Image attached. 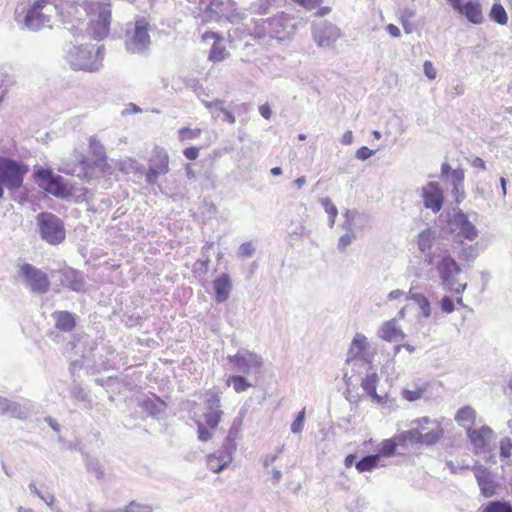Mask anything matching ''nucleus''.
<instances>
[{"mask_svg":"<svg viewBox=\"0 0 512 512\" xmlns=\"http://www.w3.org/2000/svg\"><path fill=\"white\" fill-rule=\"evenodd\" d=\"M488 15L491 21L499 25H506L508 23L507 12L501 4H493Z\"/></svg>","mask_w":512,"mask_h":512,"instance_id":"obj_33","label":"nucleus"},{"mask_svg":"<svg viewBox=\"0 0 512 512\" xmlns=\"http://www.w3.org/2000/svg\"><path fill=\"white\" fill-rule=\"evenodd\" d=\"M325 212L329 216L330 224L333 225L338 216V209L329 198H322L320 200Z\"/></svg>","mask_w":512,"mask_h":512,"instance_id":"obj_40","label":"nucleus"},{"mask_svg":"<svg viewBox=\"0 0 512 512\" xmlns=\"http://www.w3.org/2000/svg\"><path fill=\"white\" fill-rule=\"evenodd\" d=\"M229 362L240 372L249 374L251 368L260 369L263 365L262 359L253 352L245 354H234L228 358Z\"/></svg>","mask_w":512,"mask_h":512,"instance_id":"obj_16","label":"nucleus"},{"mask_svg":"<svg viewBox=\"0 0 512 512\" xmlns=\"http://www.w3.org/2000/svg\"><path fill=\"white\" fill-rule=\"evenodd\" d=\"M453 231L460 238L472 241L477 237V230L469 218L463 212H458L452 220Z\"/></svg>","mask_w":512,"mask_h":512,"instance_id":"obj_14","label":"nucleus"},{"mask_svg":"<svg viewBox=\"0 0 512 512\" xmlns=\"http://www.w3.org/2000/svg\"><path fill=\"white\" fill-rule=\"evenodd\" d=\"M226 383L228 386L232 385L234 391L237 393H242L252 387V384L243 376H230Z\"/></svg>","mask_w":512,"mask_h":512,"instance_id":"obj_34","label":"nucleus"},{"mask_svg":"<svg viewBox=\"0 0 512 512\" xmlns=\"http://www.w3.org/2000/svg\"><path fill=\"white\" fill-rule=\"evenodd\" d=\"M12 83H13V82H12L11 78H8V79L6 80L5 88L3 89L2 87H0V103H2V102H3V100H4V98H5L6 94H7V87H8L9 85H11Z\"/></svg>","mask_w":512,"mask_h":512,"instance_id":"obj_59","label":"nucleus"},{"mask_svg":"<svg viewBox=\"0 0 512 512\" xmlns=\"http://www.w3.org/2000/svg\"><path fill=\"white\" fill-rule=\"evenodd\" d=\"M436 271L442 281V285L457 295H461L466 289L467 284H460L457 288H453L456 284L457 277L461 273L459 262L449 253L441 255L436 264Z\"/></svg>","mask_w":512,"mask_h":512,"instance_id":"obj_4","label":"nucleus"},{"mask_svg":"<svg viewBox=\"0 0 512 512\" xmlns=\"http://www.w3.org/2000/svg\"><path fill=\"white\" fill-rule=\"evenodd\" d=\"M213 430L214 429H210L207 425L198 422V439L200 441H210L213 435Z\"/></svg>","mask_w":512,"mask_h":512,"instance_id":"obj_43","label":"nucleus"},{"mask_svg":"<svg viewBox=\"0 0 512 512\" xmlns=\"http://www.w3.org/2000/svg\"><path fill=\"white\" fill-rule=\"evenodd\" d=\"M403 295V292L400 291V290H394V291H391L389 294H388V298L390 300H393V299H397L399 298L400 296Z\"/></svg>","mask_w":512,"mask_h":512,"instance_id":"obj_61","label":"nucleus"},{"mask_svg":"<svg viewBox=\"0 0 512 512\" xmlns=\"http://www.w3.org/2000/svg\"><path fill=\"white\" fill-rule=\"evenodd\" d=\"M440 306L442 311L445 313H452L455 310V304L449 296L442 298Z\"/></svg>","mask_w":512,"mask_h":512,"instance_id":"obj_45","label":"nucleus"},{"mask_svg":"<svg viewBox=\"0 0 512 512\" xmlns=\"http://www.w3.org/2000/svg\"><path fill=\"white\" fill-rule=\"evenodd\" d=\"M398 445H405V436L401 435V433L395 434L390 438L382 440L378 452V455H380V459L382 457L389 458L394 456Z\"/></svg>","mask_w":512,"mask_h":512,"instance_id":"obj_20","label":"nucleus"},{"mask_svg":"<svg viewBox=\"0 0 512 512\" xmlns=\"http://www.w3.org/2000/svg\"><path fill=\"white\" fill-rule=\"evenodd\" d=\"M386 31L388 32L389 35H391L392 37H399L400 36V30L399 28L394 25V24H388L386 26Z\"/></svg>","mask_w":512,"mask_h":512,"instance_id":"obj_57","label":"nucleus"},{"mask_svg":"<svg viewBox=\"0 0 512 512\" xmlns=\"http://www.w3.org/2000/svg\"><path fill=\"white\" fill-rule=\"evenodd\" d=\"M380 466V455L374 454L362 458L356 462V469L359 473L372 472Z\"/></svg>","mask_w":512,"mask_h":512,"instance_id":"obj_31","label":"nucleus"},{"mask_svg":"<svg viewBox=\"0 0 512 512\" xmlns=\"http://www.w3.org/2000/svg\"><path fill=\"white\" fill-rule=\"evenodd\" d=\"M153 507L147 503H140L135 500L126 504L122 512H152Z\"/></svg>","mask_w":512,"mask_h":512,"instance_id":"obj_39","label":"nucleus"},{"mask_svg":"<svg viewBox=\"0 0 512 512\" xmlns=\"http://www.w3.org/2000/svg\"><path fill=\"white\" fill-rule=\"evenodd\" d=\"M183 153L185 157L190 160H195L199 157V149L195 146L185 148Z\"/></svg>","mask_w":512,"mask_h":512,"instance_id":"obj_51","label":"nucleus"},{"mask_svg":"<svg viewBox=\"0 0 512 512\" xmlns=\"http://www.w3.org/2000/svg\"><path fill=\"white\" fill-rule=\"evenodd\" d=\"M401 349H407V351H408L409 353H413V351H414L413 346H412V345H410V344H408V343H404V344H396V345L394 346V354H393V356L395 357V356H396V355L401 351Z\"/></svg>","mask_w":512,"mask_h":512,"instance_id":"obj_54","label":"nucleus"},{"mask_svg":"<svg viewBox=\"0 0 512 512\" xmlns=\"http://www.w3.org/2000/svg\"><path fill=\"white\" fill-rule=\"evenodd\" d=\"M81 7L88 17L91 18L88 24V33L96 40H103L109 34L111 22V9L109 4L94 0H84Z\"/></svg>","mask_w":512,"mask_h":512,"instance_id":"obj_2","label":"nucleus"},{"mask_svg":"<svg viewBox=\"0 0 512 512\" xmlns=\"http://www.w3.org/2000/svg\"><path fill=\"white\" fill-rule=\"evenodd\" d=\"M493 435V430L488 426L468 430L469 441L479 449H483Z\"/></svg>","mask_w":512,"mask_h":512,"instance_id":"obj_21","label":"nucleus"},{"mask_svg":"<svg viewBox=\"0 0 512 512\" xmlns=\"http://www.w3.org/2000/svg\"><path fill=\"white\" fill-rule=\"evenodd\" d=\"M293 2L298 5L304 7L307 10H312L318 7L321 3V0H293Z\"/></svg>","mask_w":512,"mask_h":512,"instance_id":"obj_47","label":"nucleus"},{"mask_svg":"<svg viewBox=\"0 0 512 512\" xmlns=\"http://www.w3.org/2000/svg\"><path fill=\"white\" fill-rule=\"evenodd\" d=\"M339 31L334 27H324L316 31L314 39L318 46L328 47L339 37Z\"/></svg>","mask_w":512,"mask_h":512,"instance_id":"obj_24","label":"nucleus"},{"mask_svg":"<svg viewBox=\"0 0 512 512\" xmlns=\"http://www.w3.org/2000/svg\"><path fill=\"white\" fill-rule=\"evenodd\" d=\"M34 182L48 194L60 199H70L76 195L75 187L50 168H38L34 171Z\"/></svg>","mask_w":512,"mask_h":512,"instance_id":"obj_3","label":"nucleus"},{"mask_svg":"<svg viewBox=\"0 0 512 512\" xmlns=\"http://www.w3.org/2000/svg\"><path fill=\"white\" fill-rule=\"evenodd\" d=\"M435 427L428 432H421L419 429H411L401 432L405 436V443L414 441L421 445H435L444 435V429L439 421H433Z\"/></svg>","mask_w":512,"mask_h":512,"instance_id":"obj_9","label":"nucleus"},{"mask_svg":"<svg viewBox=\"0 0 512 512\" xmlns=\"http://www.w3.org/2000/svg\"><path fill=\"white\" fill-rule=\"evenodd\" d=\"M223 416L221 409L208 410L204 413V422L210 429H216Z\"/></svg>","mask_w":512,"mask_h":512,"instance_id":"obj_35","label":"nucleus"},{"mask_svg":"<svg viewBox=\"0 0 512 512\" xmlns=\"http://www.w3.org/2000/svg\"><path fill=\"white\" fill-rule=\"evenodd\" d=\"M212 286L216 302L223 303L228 300L232 290V283L229 275L222 274L213 281Z\"/></svg>","mask_w":512,"mask_h":512,"instance_id":"obj_19","label":"nucleus"},{"mask_svg":"<svg viewBox=\"0 0 512 512\" xmlns=\"http://www.w3.org/2000/svg\"><path fill=\"white\" fill-rule=\"evenodd\" d=\"M272 476L274 483H278L281 480V473L278 470H273Z\"/></svg>","mask_w":512,"mask_h":512,"instance_id":"obj_63","label":"nucleus"},{"mask_svg":"<svg viewBox=\"0 0 512 512\" xmlns=\"http://www.w3.org/2000/svg\"><path fill=\"white\" fill-rule=\"evenodd\" d=\"M330 11H331V9L329 7H323L320 10L317 11L316 15L317 16H324V15L330 13Z\"/></svg>","mask_w":512,"mask_h":512,"instance_id":"obj_64","label":"nucleus"},{"mask_svg":"<svg viewBox=\"0 0 512 512\" xmlns=\"http://www.w3.org/2000/svg\"><path fill=\"white\" fill-rule=\"evenodd\" d=\"M368 347V340L364 334L357 333L352 340L348 351V360L353 361L362 357Z\"/></svg>","mask_w":512,"mask_h":512,"instance_id":"obj_25","label":"nucleus"},{"mask_svg":"<svg viewBox=\"0 0 512 512\" xmlns=\"http://www.w3.org/2000/svg\"><path fill=\"white\" fill-rule=\"evenodd\" d=\"M47 4V0L34 1L25 16V24L27 27L32 30H37L49 21V18L42 12Z\"/></svg>","mask_w":512,"mask_h":512,"instance_id":"obj_13","label":"nucleus"},{"mask_svg":"<svg viewBox=\"0 0 512 512\" xmlns=\"http://www.w3.org/2000/svg\"><path fill=\"white\" fill-rule=\"evenodd\" d=\"M170 171V156L160 146H155L148 159V169L145 174L149 184H155L161 175H167Z\"/></svg>","mask_w":512,"mask_h":512,"instance_id":"obj_7","label":"nucleus"},{"mask_svg":"<svg viewBox=\"0 0 512 512\" xmlns=\"http://www.w3.org/2000/svg\"><path fill=\"white\" fill-rule=\"evenodd\" d=\"M372 155H373V150H370V148L367 146H363L357 150V157L362 160H366L369 157H371Z\"/></svg>","mask_w":512,"mask_h":512,"instance_id":"obj_52","label":"nucleus"},{"mask_svg":"<svg viewBox=\"0 0 512 512\" xmlns=\"http://www.w3.org/2000/svg\"><path fill=\"white\" fill-rule=\"evenodd\" d=\"M206 396L205 405L208 410L221 409L219 393L208 391Z\"/></svg>","mask_w":512,"mask_h":512,"instance_id":"obj_41","label":"nucleus"},{"mask_svg":"<svg viewBox=\"0 0 512 512\" xmlns=\"http://www.w3.org/2000/svg\"><path fill=\"white\" fill-rule=\"evenodd\" d=\"M431 422H432V421H431V419H430L429 417H427V416L420 417V418L415 419V420L413 421V423H414L415 425H417V426H419V427H421V428H423L425 424H429V423H431Z\"/></svg>","mask_w":512,"mask_h":512,"instance_id":"obj_58","label":"nucleus"},{"mask_svg":"<svg viewBox=\"0 0 512 512\" xmlns=\"http://www.w3.org/2000/svg\"><path fill=\"white\" fill-rule=\"evenodd\" d=\"M141 408L151 416L160 414L166 408V403L157 395L153 394L142 400Z\"/></svg>","mask_w":512,"mask_h":512,"instance_id":"obj_26","label":"nucleus"},{"mask_svg":"<svg viewBox=\"0 0 512 512\" xmlns=\"http://www.w3.org/2000/svg\"><path fill=\"white\" fill-rule=\"evenodd\" d=\"M89 151L90 156H85L80 152L74 151L75 158L78 161V177L90 181L100 177V175L110 173L111 166L107 160L105 147L101 144L97 136H91L89 138Z\"/></svg>","mask_w":512,"mask_h":512,"instance_id":"obj_1","label":"nucleus"},{"mask_svg":"<svg viewBox=\"0 0 512 512\" xmlns=\"http://www.w3.org/2000/svg\"><path fill=\"white\" fill-rule=\"evenodd\" d=\"M482 512H512V505L509 502L491 501Z\"/></svg>","mask_w":512,"mask_h":512,"instance_id":"obj_36","label":"nucleus"},{"mask_svg":"<svg viewBox=\"0 0 512 512\" xmlns=\"http://www.w3.org/2000/svg\"><path fill=\"white\" fill-rule=\"evenodd\" d=\"M423 67H424V73L429 79H436L437 71L431 61L426 60L423 64Z\"/></svg>","mask_w":512,"mask_h":512,"instance_id":"obj_46","label":"nucleus"},{"mask_svg":"<svg viewBox=\"0 0 512 512\" xmlns=\"http://www.w3.org/2000/svg\"><path fill=\"white\" fill-rule=\"evenodd\" d=\"M424 205L433 212H439L443 206V192L439 185L433 182L428 183L422 190Z\"/></svg>","mask_w":512,"mask_h":512,"instance_id":"obj_15","label":"nucleus"},{"mask_svg":"<svg viewBox=\"0 0 512 512\" xmlns=\"http://www.w3.org/2000/svg\"><path fill=\"white\" fill-rule=\"evenodd\" d=\"M379 383V376L377 373L367 375L362 381V387L374 400L378 402L381 400L377 394V384Z\"/></svg>","mask_w":512,"mask_h":512,"instance_id":"obj_32","label":"nucleus"},{"mask_svg":"<svg viewBox=\"0 0 512 512\" xmlns=\"http://www.w3.org/2000/svg\"><path fill=\"white\" fill-rule=\"evenodd\" d=\"M512 454V441L510 438H503L500 442V456L509 458Z\"/></svg>","mask_w":512,"mask_h":512,"instance_id":"obj_44","label":"nucleus"},{"mask_svg":"<svg viewBox=\"0 0 512 512\" xmlns=\"http://www.w3.org/2000/svg\"><path fill=\"white\" fill-rule=\"evenodd\" d=\"M75 59L73 60V65L78 69H83L87 71H95L99 68V64L96 61L93 62H82L81 59H91L93 58V54L90 51H87L82 48H77L75 53Z\"/></svg>","mask_w":512,"mask_h":512,"instance_id":"obj_28","label":"nucleus"},{"mask_svg":"<svg viewBox=\"0 0 512 512\" xmlns=\"http://www.w3.org/2000/svg\"><path fill=\"white\" fill-rule=\"evenodd\" d=\"M450 171H451V166L448 163H443L442 167H441L442 175H449Z\"/></svg>","mask_w":512,"mask_h":512,"instance_id":"obj_62","label":"nucleus"},{"mask_svg":"<svg viewBox=\"0 0 512 512\" xmlns=\"http://www.w3.org/2000/svg\"><path fill=\"white\" fill-rule=\"evenodd\" d=\"M476 419V411L471 406H464L458 410L455 415V420L466 431L472 428Z\"/></svg>","mask_w":512,"mask_h":512,"instance_id":"obj_29","label":"nucleus"},{"mask_svg":"<svg viewBox=\"0 0 512 512\" xmlns=\"http://www.w3.org/2000/svg\"><path fill=\"white\" fill-rule=\"evenodd\" d=\"M471 165L475 169H480L481 171H485V169H486V165H485L484 160L482 158L478 157V156L474 157L471 160Z\"/></svg>","mask_w":512,"mask_h":512,"instance_id":"obj_53","label":"nucleus"},{"mask_svg":"<svg viewBox=\"0 0 512 512\" xmlns=\"http://www.w3.org/2000/svg\"><path fill=\"white\" fill-rule=\"evenodd\" d=\"M231 462V456L228 453L219 451L207 457V467L213 473L222 471Z\"/></svg>","mask_w":512,"mask_h":512,"instance_id":"obj_23","label":"nucleus"},{"mask_svg":"<svg viewBox=\"0 0 512 512\" xmlns=\"http://www.w3.org/2000/svg\"><path fill=\"white\" fill-rule=\"evenodd\" d=\"M56 329L64 332H70L76 327L75 316L68 311H55L52 313Z\"/></svg>","mask_w":512,"mask_h":512,"instance_id":"obj_22","label":"nucleus"},{"mask_svg":"<svg viewBox=\"0 0 512 512\" xmlns=\"http://www.w3.org/2000/svg\"><path fill=\"white\" fill-rule=\"evenodd\" d=\"M202 130L198 127L190 128L183 127L178 131L179 140L184 142L188 140L197 139L200 137Z\"/></svg>","mask_w":512,"mask_h":512,"instance_id":"obj_38","label":"nucleus"},{"mask_svg":"<svg viewBox=\"0 0 512 512\" xmlns=\"http://www.w3.org/2000/svg\"><path fill=\"white\" fill-rule=\"evenodd\" d=\"M150 45L149 23L146 19L136 20L134 30L127 46L132 52L144 51Z\"/></svg>","mask_w":512,"mask_h":512,"instance_id":"obj_10","label":"nucleus"},{"mask_svg":"<svg viewBox=\"0 0 512 512\" xmlns=\"http://www.w3.org/2000/svg\"><path fill=\"white\" fill-rule=\"evenodd\" d=\"M379 338L388 342H398L405 338V333L395 319L383 322L378 330Z\"/></svg>","mask_w":512,"mask_h":512,"instance_id":"obj_17","label":"nucleus"},{"mask_svg":"<svg viewBox=\"0 0 512 512\" xmlns=\"http://www.w3.org/2000/svg\"><path fill=\"white\" fill-rule=\"evenodd\" d=\"M209 39H212L213 42L208 51L207 60L212 63H218L226 60L230 56V52L226 47L223 36L213 31H206L201 35L202 41Z\"/></svg>","mask_w":512,"mask_h":512,"instance_id":"obj_11","label":"nucleus"},{"mask_svg":"<svg viewBox=\"0 0 512 512\" xmlns=\"http://www.w3.org/2000/svg\"><path fill=\"white\" fill-rule=\"evenodd\" d=\"M355 461H356V456L354 454H350V455L346 456V458L344 460V464L347 468H350L354 464L356 465Z\"/></svg>","mask_w":512,"mask_h":512,"instance_id":"obj_60","label":"nucleus"},{"mask_svg":"<svg viewBox=\"0 0 512 512\" xmlns=\"http://www.w3.org/2000/svg\"><path fill=\"white\" fill-rule=\"evenodd\" d=\"M436 238L435 231L431 228L424 229L418 234L417 245L421 252L430 251Z\"/></svg>","mask_w":512,"mask_h":512,"instance_id":"obj_30","label":"nucleus"},{"mask_svg":"<svg viewBox=\"0 0 512 512\" xmlns=\"http://www.w3.org/2000/svg\"><path fill=\"white\" fill-rule=\"evenodd\" d=\"M37 225L41 237L51 245H58L65 240L64 222L55 214L42 212L37 215Z\"/></svg>","mask_w":512,"mask_h":512,"instance_id":"obj_5","label":"nucleus"},{"mask_svg":"<svg viewBox=\"0 0 512 512\" xmlns=\"http://www.w3.org/2000/svg\"><path fill=\"white\" fill-rule=\"evenodd\" d=\"M354 238H355V235L352 232L351 233H346V234L342 235L339 238L338 247L340 249H345L348 245H350L352 243Z\"/></svg>","mask_w":512,"mask_h":512,"instance_id":"obj_48","label":"nucleus"},{"mask_svg":"<svg viewBox=\"0 0 512 512\" xmlns=\"http://www.w3.org/2000/svg\"><path fill=\"white\" fill-rule=\"evenodd\" d=\"M475 476L481 493L485 497H490L495 494L496 485L486 470H480Z\"/></svg>","mask_w":512,"mask_h":512,"instance_id":"obj_27","label":"nucleus"},{"mask_svg":"<svg viewBox=\"0 0 512 512\" xmlns=\"http://www.w3.org/2000/svg\"><path fill=\"white\" fill-rule=\"evenodd\" d=\"M19 275L25 280L27 286L33 293L45 294L50 289L48 276L41 270L33 267L32 264H20Z\"/></svg>","mask_w":512,"mask_h":512,"instance_id":"obj_8","label":"nucleus"},{"mask_svg":"<svg viewBox=\"0 0 512 512\" xmlns=\"http://www.w3.org/2000/svg\"><path fill=\"white\" fill-rule=\"evenodd\" d=\"M430 388L428 381L417 380L401 391V397L408 402H415L423 399Z\"/></svg>","mask_w":512,"mask_h":512,"instance_id":"obj_18","label":"nucleus"},{"mask_svg":"<svg viewBox=\"0 0 512 512\" xmlns=\"http://www.w3.org/2000/svg\"><path fill=\"white\" fill-rule=\"evenodd\" d=\"M220 111L223 114L224 120L226 122H228L229 124L235 123L236 119H235L234 115L229 110H227L225 108H221Z\"/></svg>","mask_w":512,"mask_h":512,"instance_id":"obj_56","label":"nucleus"},{"mask_svg":"<svg viewBox=\"0 0 512 512\" xmlns=\"http://www.w3.org/2000/svg\"><path fill=\"white\" fill-rule=\"evenodd\" d=\"M28 171V166L20 161L0 156V182L9 190H18L23 183V178Z\"/></svg>","mask_w":512,"mask_h":512,"instance_id":"obj_6","label":"nucleus"},{"mask_svg":"<svg viewBox=\"0 0 512 512\" xmlns=\"http://www.w3.org/2000/svg\"><path fill=\"white\" fill-rule=\"evenodd\" d=\"M448 2L454 10L462 13L470 23L479 25L483 22L482 8L478 2L468 1L465 5L461 4V0H448Z\"/></svg>","mask_w":512,"mask_h":512,"instance_id":"obj_12","label":"nucleus"},{"mask_svg":"<svg viewBox=\"0 0 512 512\" xmlns=\"http://www.w3.org/2000/svg\"><path fill=\"white\" fill-rule=\"evenodd\" d=\"M254 246L251 242H244L239 248V253L242 256H251L254 253Z\"/></svg>","mask_w":512,"mask_h":512,"instance_id":"obj_50","label":"nucleus"},{"mask_svg":"<svg viewBox=\"0 0 512 512\" xmlns=\"http://www.w3.org/2000/svg\"><path fill=\"white\" fill-rule=\"evenodd\" d=\"M259 112L261 116L267 120H269L272 116V110L268 104L261 105L259 107Z\"/></svg>","mask_w":512,"mask_h":512,"instance_id":"obj_55","label":"nucleus"},{"mask_svg":"<svg viewBox=\"0 0 512 512\" xmlns=\"http://www.w3.org/2000/svg\"><path fill=\"white\" fill-rule=\"evenodd\" d=\"M452 176L454 179L456 201L460 203L463 200V192L459 191V187L463 185V181L465 180V172H463V170H453Z\"/></svg>","mask_w":512,"mask_h":512,"instance_id":"obj_37","label":"nucleus"},{"mask_svg":"<svg viewBox=\"0 0 512 512\" xmlns=\"http://www.w3.org/2000/svg\"><path fill=\"white\" fill-rule=\"evenodd\" d=\"M409 298L417 302L423 309L430 307L428 299L423 294H411Z\"/></svg>","mask_w":512,"mask_h":512,"instance_id":"obj_49","label":"nucleus"},{"mask_svg":"<svg viewBox=\"0 0 512 512\" xmlns=\"http://www.w3.org/2000/svg\"><path fill=\"white\" fill-rule=\"evenodd\" d=\"M304 417H305V410L302 409L301 411H299L297 413L296 417L294 418V420L291 423L290 428L293 433H299L302 430L303 424H304Z\"/></svg>","mask_w":512,"mask_h":512,"instance_id":"obj_42","label":"nucleus"}]
</instances>
